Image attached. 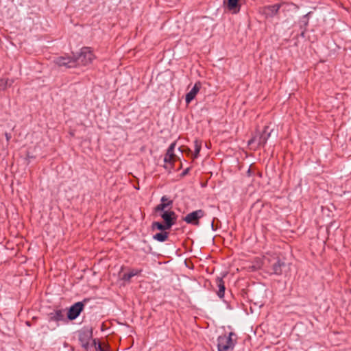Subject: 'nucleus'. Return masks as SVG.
I'll use <instances>...</instances> for the list:
<instances>
[{"label":"nucleus","instance_id":"obj_3","mask_svg":"<svg viewBox=\"0 0 351 351\" xmlns=\"http://www.w3.org/2000/svg\"><path fill=\"white\" fill-rule=\"evenodd\" d=\"M94 58L95 56L90 48L86 47L82 48L80 54L74 58L75 63L84 66L91 63Z\"/></svg>","mask_w":351,"mask_h":351},{"label":"nucleus","instance_id":"obj_12","mask_svg":"<svg viewBox=\"0 0 351 351\" xmlns=\"http://www.w3.org/2000/svg\"><path fill=\"white\" fill-rule=\"evenodd\" d=\"M227 8L229 10L232 11L233 13H237L239 12L240 5L239 4V0H227Z\"/></svg>","mask_w":351,"mask_h":351},{"label":"nucleus","instance_id":"obj_10","mask_svg":"<svg viewBox=\"0 0 351 351\" xmlns=\"http://www.w3.org/2000/svg\"><path fill=\"white\" fill-rule=\"evenodd\" d=\"M51 321L59 322L65 320L64 312L62 310H56L49 314Z\"/></svg>","mask_w":351,"mask_h":351},{"label":"nucleus","instance_id":"obj_18","mask_svg":"<svg viewBox=\"0 0 351 351\" xmlns=\"http://www.w3.org/2000/svg\"><path fill=\"white\" fill-rule=\"evenodd\" d=\"M152 228L154 229H157V230H161V231H164L165 230H168L169 228H167V227L166 226L165 224H162L160 222H158V221H155L152 223Z\"/></svg>","mask_w":351,"mask_h":351},{"label":"nucleus","instance_id":"obj_1","mask_svg":"<svg viewBox=\"0 0 351 351\" xmlns=\"http://www.w3.org/2000/svg\"><path fill=\"white\" fill-rule=\"evenodd\" d=\"M265 271L269 275L280 276L285 263L276 255L265 256L263 260Z\"/></svg>","mask_w":351,"mask_h":351},{"label":"nucleus","instance_id":"obj_4","mask_svg":"<svg viewBox=\"0 0 351 351\" xmlns=\"http://www.w3.org/2000/svg\"><path fill=\"white\" fill-rule=\"evenodd\" d=\"M204 215V211L199 209L193 211L187 214L184 218V221L189 224L197 226L199 223V219L203 217Z\"/></svg>","mask_w":351,"mask_h":351},{"label":"nucleus","instance_id":"obj_24","mask_svg":"<svg viewBox=\"0 0 351 351\" xmlns=\"http://www.w3.org/2000/svg\"><path fill=\"white\" fill-rule=\"evenodd\" d=\"M169 201H170V200L166 195H164L161 197V202L162 203H167Z\"/></svg>","mask_w":351,"mask_h":351},{"label":"nucleus","instance_id":"obj_20","mask_svg":"<svg viewBox=\"0 0 351 351\" xmlns=\"http://www.w3.org/2000/svg\"><path fill=\"white\" fill-rule=\"evenodd\" d=\"M176 145V142L172 143L170 145V146L169 147L166 154H168L169 156L171 155V156L176 157V155L174 154V149H175Z\"/></svg>","mask_w":351,"mask_h":351},{"label":"nucleus","instance_id":"obj_25","mask_svg":"<svg viewBox=\"0 0 351 351\" xmlns=\"http://www.w3.org/2000/svg\"><path fill=\"white\" fill-rule=\"evenodd\" d=\"M5 138H6L7 141H9L11 138V134L5 133Z\"/></svg>","mask_w":351,"mask_h":351},{"label":"nucleus","instance_id":"obj_14","mask_svg":"<svg viewBox=\"0 0 351 351\" xmlns=\"http://www.w3.org/2000/svg\"><path fill=\"white\" fill-rule=\"evenodd\" d=\"M279 8L280 5L278 4L268 5L265 8V13L267 15L273 16L278 12Z\"/></svg>","mask_w":351,"mask_h":351},{"label":"nucleus","instance_id":"obj_16","mask_svg":"<svg viewBox=\"0 0 351 351\" xmlns=\"http://www.w3.org/2000/svg\"><path fill=\"white\" fill-rule=\"evenodd\" d=\"M154 239L160 242H164L168 239V233L167 232H159L154 235Z\"/></svg>","mask_w":351,"mask_h":351},{"label":"nucleus","instance_id":"obj_22","mask_svg":"<svg viewBox=\"0 0 351 351\" xmlns=\"http://www.w3.org/2000/svg\"><path fill=\"white\" fill-rule=\"evenodd\" d=\"M176 160V157L171 156V155H168V154H165V158H164V161L165 162H169V163H173Z\"/></svg>","mask_w":351,"mask_h":351},{"label":"nucleus","instance_id":"obj_21","mask_svg":"<svg viewBox=\"0 0 351 351\" xmlns=\"http://www.w3.org/2000/svg\"><path fill=\"white\" fill-rule=\"evenodd\" d=\"M9 79H0V90H3L8 87Z\"/></svg>","mask_w":351,"mask_h":351},{"label":"nucleus","instance_id":"obj_5","mask_svg":"<svg viewBox=\"0 0 351 351\" xmlns=\"http://www.w3.org/2000/svg\"><path fill=\"white\" fill-rule=\"evenodd\" d=\"M268 126H265L262 134L254 136L252 139L249 141V144L257 143L258 145H265L271 134V132H268Z\"/></svg>","mask_w":351,"mask_h":351},{"label":"nucleus","instance_id":"obj_6","mask_svg":"<svg viewBox=\"0 0 351 351\" xmlns=\"http://www.w3.org/2000/svg\"><path fill=\"white\" fill-rule=\"evenodd\" d=\"M84 304L81 302H76L72 305L68 311L67 317L70 320H73L77 318L80 313L82 311Z\"/></svg>","mask_w":351,"mask_h":351},{"label":"nucleus","instance_id":"obj_17","mask_svg":"<svg viewBox=\"0 0 351 351\" xmlns=\"http://www.w3.org/2000/svg\"><path fill=\"white\" fill-rule=\"evenodd\" d=\"M172 204H173V201H169L167 203L161 202V204L156 206V207L155 208V211L158 212V211L164 210L168 206H171Z\"/></svg>","mask_w":351,"mask_h":351},{"label":"nucleus","instance_id":"obj_15","mask_svg":"<svg viewBox=\"0 0 351 351\" xmlns=\"http://www.w3.org/2000/svg\"><path fill=\"white\" fill-rule=\"evenodd\" d=\"M141 272V269H132L129 273L124 274L123 275L122 279L125 281L129 282L132 277L138 275Z\"/></svg>","mask_w":351,"mask_h":351},{"label":"nucleus","instance_id":"obj_8","mask_svg":"<svg viewBox=\"0 0 351 351\" xmlns=\"http://www.w3.org/2000/svg\"><path fill=\"white\" fill-rule=\"evenodd\" d=\"M161 217L164 219L167 228H171L176 221V213L173 211H165Z\"/></svg>","mask_w":351,"mask_h":351},{"label":"nucleus","instance_id":"obj_26","mask_svg":"<svg viewBox=\"0 0 351 351\" xmlns=\"http://www.w3.org/2000/svg\"><path fill=\"white\" fill-rule=\"evenodd\" d=\"M14 80L13 79L9 80L8 86H10L14 83Z\"/></svg>","mask_w":351,"mask_h":351},{"label":"nucleus","instance_id":"obj_11","mask_svg":"<svg viewBox=\"0 0 351 351\" xmlns=\"http://www.w3.org/2000/svg\"><path fill=\"white\" fill-rule=\"evenodd\" d=\"M216 283H217V287L218 288L217 294L219 296V298H223L224 296V293H225V289H226L225 283H224L223 279L220 277H217L216 278Z\"/></svg>","mask_w":351,"mask_h":351},{"label":"nucleus","instance_id":"obj_7","mask_svg":"<svg viewBox=\"0 0 351 351\" xmlns=\"http://www.w3.org/2000/svg\"><path fill=\"white\" fill-rule=\"evenodd\" d=\"M54 62L60 66H66L68 68L73 67L75 65V60L71 57H57L54 60Z\"/></svg>","mask_w":351,"mask_h":351},{"label":"nucleus","instance_id":"obj_13","mask_svg":"<svg viewBox=\"0 0 351 351\" xmlns=\"http://www.w3.org/2000/svg\"><path fill=\"white\" fill-rule=\"evenodd\" d=\"M93 343L97 351H110L109 346L105 342H97V339H93Z\"/></svg>","mask_w":351,"mask_h":351},{"label":"nucleus","instance_id":"obj_9","mask_svg":"<svg viewBox=\"0 0 351 351\" xmlns=\"http://www.w3.org/2000/svg\"><path fill=\"white\" fill-rule=\"evenodd\" d=\"M201 88V83L197 82L195 84L192 89L186 95L185 101L187 104L195 97Z\"/></svg>","mask_w":351,"mask_h":351},{"label":"nucleus","instance_id":"obj_19","mask_svg":"<svg viewBox=\"0 0 351 351\" xmlns=\"http://www.w3.org/2000/svg\"><path fill=\"white\" fill-rule=\"evenodd\" d=\"M194 149H195V157H197L200 149H201V143L198 141H195L194 142Z\"/></svg>","mask_w":351,"mask_h":351},{"label":"nucleus","instance_id":"obj_2","mask_svg":"<svg viewBox=\"0 0 351 351\" xmlns=\"http://www.w3.org/2000/svg\"><path fill=\"white\" fill-rule=\"evenodd\" d=\"M235 334L230 332L228 335L224 334L220 335L217 339V346L218 351H232L234 348L236 341L232 339Z\"/></svg>","mask_w":351,"mask_h":351},{"label":"nucleus","instance_id":"obj_23","mask_svg":"<svg viewBox=\"0 0 351 351\" xmlns=\"http://www.w3.org/2000/svg\"><path fill=\"white\" fill-rule=\"evenodd\" d=\"M80 341H82V346H83L85 348H87V346H88V342L87 341H85V340L84 339V338H82V337H81V338H80Z\"/></svg>","mask_w":351,"mask_h":351}]
</instances>
